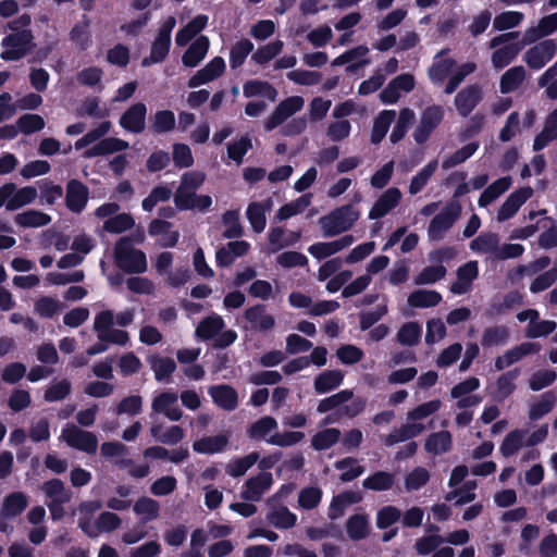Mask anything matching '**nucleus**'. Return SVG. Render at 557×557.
<instances>
[{
	"label": "nucleus",
	"instance_id": "obj_4",
	"mask_svg": "<svg viewBox=\"0 0 557 557\" xmlns=\"http://www.w3.org/2000/svg\"><path fill=\"white\" fill-rule=\"evenodd\" d=\"M176 22L170 16L159 28L154 40L151 44L150 54L141 60L144 67L161 63L168 57L171 49V34Z\"/></svg>",
	"mask_w": 557,
	"mask_h": 557
},
{
	"label": "nucleus",
	"instance_id": "obj_49",
	"mask_svg": "<svg viewBox=\"0 0 557 557\" xmlns=\"http://www.w3.org/2000/svg\"><path fill=\"white\" fill-rule=\"evenodd\" d=\"M509 331L505 325H496L486 327L481 338V345L488 348L496 345H502L507 342Z\"/></svg>",
	"mask_w": 557,
	"mask_h": 557
},
{
	"label": "nucleus",
	"instance_id": "obj_24",
	"mask_svg": "<svg viewBox=\"0 0 557 557\" xmlns=\"http://www.w3.org/2000/svg\"><path fill=\"white\" fill-rule=\"evenodd\" d=\"M344 381V374L341 370H326L318 374L313 386L318 394H325L337 388Z\"/></svg>",
	"mask_w": 557,
	"mask_h": 557
},
{
	"label": "nucleus",
	"instance_id": "obj_26",
	"mask_svg": "<svg viewBox=\"0 0 557 557\" xmlns=\"http://www.w3.org/2000/svg\"><path fill=\"white\" fill-rule=\"evenodd\" d=\"M395 117L396 112L394 110H383L379 113L371 132V143L373 145H377L384 139Z\"/></svg>",
	"mask_w": 557,
	"mask_h": 557
},
{
	"label": "nucleus",
	"instance_id": "obj_30",
	"mask_svg": "<svg viewBox=\"0 0 557 557\" xmlns=\"http://www.w3.org/2000/svg\"><path fill=\"white\" fill-rule=\"evenodd\" d=\"M525 78V70L522 65L507 70L500 77L499 89L502 94L517 90Z\"/></svg>",
	"mask_w": 557,
	"mask_h": 557
},
{
	"label": "nucleus",
	"instance_id": "obj_13",
	"mask_svg": "<svg viewBox=\"0 0 557 557\" xmlns=\"http://www.w3.org/2000/svg\"><path fill=\"white\" fill-rule=\"evenodd\" d=\"M482 100L481 87L476 84L461 89L455 97V106L459 115L467 117Z\"/></svg>",
	"mask_w": 557,
	"mask_h": 557
},
{
	"label": "nucleus",
	"instance_id": "obj_9",
	"mask_svg": "<svg viewBox=\"0 0 557 557\" xmlns=\"http://www.w3.org/2000/svg\"><path fill=\"white\" fill-rule=\"evenodd\" d=\"M147 107L144 102L132 104L120 117V125L126 132L140 134L146 127Z\"/></svg>",
	"mask_w": 557,
	"mask_h": 557
},
{
	"label": "nucleus",
	"instance_id": "obj_19",
	"mask_svg": "<svg viewBox=\"0 0 557 557\" xmlns=\"http://www.w3.org/2000/svg\"><path fill=\"white\" fill-rule=\"evenodd\" d=\"M368 52H369L368 47L360 45V46H357L355 48H351V49L345 51L344 53H342L341 55L335 58L331 64H332V66H342V65L348 64L346 67V71L348 73H355L360 67L368 64L370 61L367 59H363L356 63H351V62L359 58L366 57L368 54Z\"/></svg>",
	"mask_w": 557,
	"mask_h": 557
},
{
	"label": "nucleus",
	"instance_id": "obj_63",
	"mask_svg": "<svg viewBox=\"0 0 557 557\" xmlns=\"http://www.w3.org/2000/svg\"><path fill=\"white\" fill-rule=\"evenodd\" d=\"M322 499V490L317 486L304 487L298 495V505L306 510L314 509Z\"/></svg>",
	"mask_w": 557,
	"mask_h": 557
},
{
	"label": "nucleus",
	"instance_id": "obj_64",
	"mask_svg": "<svg viewBox=\"0 0 557 557\" xmlns=\"http://www.w3.org/2000/svg\"><path fill=\"white\" fill-rule=\"evenodd\" d=\"M447 270L444 265H429L422 269V271L414 278L417 285L434 284L445 277Z\"/></svg>",
	"mask_w": 557,
	"mask_h": 557
},
{
	"label": "nucleus",
	"instance_id": "obj_34",
	"mask_svg": "<svg viewBox=\"0 0 557 557\" xmlns=\"http://www.w3.org/2000/svg\"><path fill=\"white\" fill-rule=\"evenodd\" d=\"M394 483L395 475L393 473L380 470L366 478L362 482V486L366 490L383 492L391 490Z\"/></svg>",
	"mask_w": 557,
	"mask_h": 557
},
{
	"label": "nucleus",
	"instance_id": "obj_44",
	"mask_svg": "<svg viewBox=\"0 0 557 557\" xmlns=\"http://www.w3.org/2000/svg\"><path fill=\"white\" fill-rule=\"evenodd\" d=\"M259 457L258 451H252L242 458L233 459L227 465L226 472L233 478H239L259 460Z\"/></svg>",
	"mask_w": 557,
	"mask_h": 557
},
{
	"label": "nucleus",
	"instance_id": "obj_27",
	"mask_svg": "<svg viewBox=\"0 0 557 557\" xmlns=\"http://www.w3.org/2000/svg\"><path fill=\"white\" fill-rule=\"evenodd\" d=\"M148 362L154 372V379L158 382L168 381L171 374L176 369L175 361L170 357H161L159 355H151Z\"/></svg>",
	"mask_w": 557,
	"mask_h": 557
},
{
	"label": "nucleus",
	"instance_id": "obj_35",
	"mask_svg": "<svg viewBox=\"0 0 557 557\" xmlns=\"http://www.w3.org/2000/svg\"><path fill=\"white\" fill-rule=\"evenodd\" d=\"M499 245V236L497 233H482L470 243V249L480 253H492L496 256Z\"/></svg>",
	"mask_w": 557,
	"mask_h": 557
},
{
	"label": "nucleus",
	"instance_id": "obj_18",
	"mask_svg": "<svg viewBox=\"0 0 557 557\" xmlns=\"http://www.w3.org/2000/svg\"><path fill=\"white\" fill-rule=\"evenodd\" d=\"M245 319L256 331L267 332L275 324L273 315L267 313V307L262 304L251 306L245 311Z\"/></svg>",
	"mask_w": 557,
	"mask_h": 557
},
{
	"label": "nucleus",
	"instance_id": "obj_45",
	"mask_svg": "<svg viewBox=\"0 0 557 557\" xmlns=\"http://www.w3.org/2000/svg\"><path fill=\"white\" fill-rule=\"evenodd\" d=\"M40 189V202L47 206H53L55 201L63 196L62 186L54 184L48 178L37 182Z\"/></svg>",
	"mask_w": 557,
	"mask_h": 557
},
{
	"label": "nucleus",
	"instance_id": "obj_56",
	"mask_svg": "<svg viewBox=\"0 0 557 557\" xmlns=\"http://www.w3.org/2000/svg\"><path fill=\"white\" fill-rule=\"evenodd\" d=\"M524 431L513 430L509 432L503 443L500 444L499 451L505 457L513 456L523 446Z\"/></svg>",
	"mask_w": 557,
	"mask_h": 557
},
{
	"label": "nucleus",
	"instance_id": "obj_23",
	"mask_svg": "<svg viewBox=\"0 0 557 557\" xmlns=\"http://www.w3.org/2000/svg\"><path fill=\"white\" fill-rule=\"evenodd\" d=\"M524 44V41H517L496 49L492 54L493 66L502 70L509 65L522 50Z\"/></svg>",
	"mask_w": 557,
	"mask_h": 557
},
{
	"label": "nucleus",
	"instance_id": "obj_5",
	"mask_svg": "<svg viewBox=\"0 0 557 557\" xmlns=\"http://www.w3.org/2000/svg\"><path fill=\"white\" fill-rule=\"evenodd\" d=\"M461 214V206L458 202L447 203L434 218L430 221L428 235L432 240H440L456 222Z\"/></svg>",
	"mask_w": 557,
	"mask_h": 557
},
{
	"label": "nucleus",
	"instance_id": "obj_1",
	"mask_svg": "<svg viewBox=\"0 0 557 557\" xmlns=\"http://www.w3.org/2000/svg\"><path fill=\"white\" fill-rule=\"evenodd\" d=\"M114 261L119 269L129 274H141L147 271L146 255L132 246L131 237H121L115 243Z\"/></svg>",
	"mask_w": 557,
	"mask_h": 557
},
{
	"label": "nucleus",
	"instance_id": "obj_39",
	"mask_svg": "<svg viewBox=\"0 0 557 557\" xmlns=\"http://www.w3.org/2000/svg\"><path fill=\"white\" fill-rule=\"evenodd\" d=\"M346 531L352 541H360L369 534V523L364 515L355 513L346 522Z\"/></svg>",
	"mask_w": 557,
	"mask_h": 557
},
{
	"label": "nucleus",
	"instance_id": "obj_14",
	"mask_svg": "<svg viewBox=\"0 0 557 557\" xmlns=\"http://www.w3.org/2000/svg\"><path fill=\"white\" fill-rule=\"evenodd\" d=\"M355 242V238L352 235H344L341 238L329 242V243H314L308 248V252L314 257L318 260L325 259L327 257H331L338 251L343 250L344 248L349 247Z\"/></svg>",
	"mask_w": 557,
	"mask_h": 557
},
{
	"label": "nucleus",
	"instance_id": "obj_32",
	"mask_svg": "<svg viewBox=\"0 0 557 557\" xmlns=\"http://www.w3.org/2000/svg\"><path fill=\"white\" fill-rule=\"evenodd\" d=\"M442 301V295L436 290L417 289L408 297V305L412 308H431Z\"/></svg>",
	"mask_w": 557,
	"mask_h": 557
},
{
	"label": "nucleus",
	"instance_id": "obj_36",
	"mask_svg": "<svg viewBox=\"0 0 557 557\" xmlns=\"http://www.w3.org/2000/svg\"><path fill=\"white\" fill-rule=\"evenodd\" d=\"M14 221L22 227H40L48 225L51 222V216L45 212L29 209L16 214Z\"/></svg>",
	"mask_w": 557,
	"mask_h": 557
},
{
	"label": "nucleus",
	"instance_id": "obj_15",
	"mask_svg": "<svg viewBox=\"0 0 557 557\" xmlns=\"http://www.w3.org/2000/svg\"><path fill=\"white\" fill-rule=\"evenodd\" d=\"M208 393L213 403L223 410L232 411L238 406V393L228 384L212 385Z\"/></svg>",
	"mask_w": 557,
	"mask_h": 557
},
{
	"label": "nucleus",
	"instance_id": "obj_16",
	"mask_svg": "<svg viewBox=\"0 0 557 557\" xmlns=\"http://www.w3.org/2000/svg\"><path fill=\"white\" fill-rule=\"evenodd\" d=\"M401 193L397 187H391L385 190L372 206L369 212V219L377 220L385 216L400 201Z\"/></svg>",
	"mask_w": 557,
	"mask_h": 557
},
{
	"label": "nucleus",
	"instance_id": "obj_10",
	"mask_svg": "<svg viewBox=\"0 0 557 557\" xmlns=\"http://www.w3.org/2000/svg\"><path fill=\"white\" fill-rule=\"evenodd\" d=\"M532 195L533 189L530 186L520 187L511 193L498 209L497 220L503 222L512 218Z\"/></svg>",
	"mask_w": 557,
	"mask_h": 557
},
{
	"label": "nucleus",
	"instance_id": "obj_17",
	"mask_svg": "<svg viewBox=\"0 0 557 557\" xmlns=\"http://www.w3.org/2000/svg\"><path fill=\"white\" fill-rule=\"evenodd\" d=\"M210 40L207 36L200 35L186 49L182 55V62L186 67H196L207 55Z\"/></svg>",
	"mask_w": 557,
	"mask_h": 557
},
{
	"label": "nucleus",
	"instance_id": "obj_46",
	"mask_svg": "<svg viewBox=\"0 0 557 557\" xmlns=\"http://www.w3.org/2000/svg\"><path fill=\"white\" fill-rule=\"evenodd\" d=\"M413 120L414 113L411 109L405 108L400 111L398 120L389 135L392 144H397L405 137L408 127L412 124Z\"/></svg>",
	"mask_w": 557,
	"mask_h": 557
},
{
	"label": "nucleus",
	"instance_id": "obj_33",
	"mask_svg": "<svg viewBox=\"0 0 557 557\" xmlns=\"http://www.w3.org/2000/svg\"><path fill=\"white\" fill-rule=\"evenodd\" d=\"M424 448L434 455L447 453L451 448V434L448 431L430 434L425 440Z\"/></svg>",
	"mask_w": 557,
	"mask_h": 557
},
{
	"label": "nucleus",
	"instance_id": "obj_54",
	"mask_svg": "<svg viewBox=\"0 0 557 557\" xmlns=\"http://www.w3.org/2000/svg\"><path fill=\"white\" fill-rule=\"evenodd\" d=\"M222 223L225 225V230L222 233L224 238H238L243 235L238 210L225 211L222 215Z\"/></svg>",
	"mask_w": 557,
	"mask_h": 557
},
{
	"label": "nucleus",
	"instance_id": "obj_21",
	"mask_svg": "<svg viewBox=\"0 0 557 557\" xmlns=\"http://www.w3.org/2000/svg\"><path fill=\"white\" fill-rule=\"evenodd\" d=\"M128 148V143L116 138L108 137L98 141L95 146L84 152L85 158H94L99 156L111 154L119 151H124Z\"/></svg>",
	"mask_w": 557,
	"mask_h": 557
},
{
	"label": "nucleus",
	"instance_id": "obj_3",
	"mask_svg": "<svg viewBox=\"0 0 557 557\" xmlns=\"http://www.w3.org/2000/svg\"><path fill=\"white\" fill-rule=\"evenodd\" d=\"M32 29L10 33L2 38L3 48L0 58L4 61H17L30 53L36 44Z\"/></svg>",
	"mask_w": 557,
	"mask_h": 557
},
{
	"label": "nucleus",
	"instance_id": "obj_61",
	"mask_svg": "<svg viewBox=\"0 0 557 557\" xmlns=\"http://www.w3.org/2000/svg\"><path fill=\"white\" fill-rule=\"evenodd\" d=\"M354 396L352 391L350 389H343L336 394H333L322 400H320L317 411L319 413H325L329 412L341 405L345 404L346 401L350 400Z\"/></svg>",
	"mask_w": 557,
	"mask_h": 557
},
{
	"label": "nucleus",
	"instance_id": "obj_12",
	"mask_svg": "<svg viewBox=\"0 0 557 557\" xmlns=\"http://www.w3.org/2000/svg\"><path fill=\"white\" fill-rule=\"evenodd\" d=\"M541 350V345L532 342H524L513 348L507 350L503 356H499L495 359V368L497 371L504 370L506 367H509L523 357L537 354Z\"/></svg>",
	"mask_w": 557,
	"mask_h": 557
},
{
	"label": "nucleus",
	"instance_id": "obj_57",
	"mask_svg": "<svg viewBox=\"0 0 557 557\" xmlns=\"http://www.w3.org/2000/svg\"><path fill=\"white\" fill-rule=\"evenodd\" d=\"M520 370L518 368H515L512 370H509L505 373H503L496 382L497 386V397L499 399H505L509 397L516 389V385L513 381L519 376Z\"/></svg>",
	"mask_w": 557,
	"mask_h": 557
},
{
	"label": "nucleus",
	"instance_id": "obj_40",
	"mask_svg": "<svg viewBox=\"0 0 557 557\" xmlns=\"http://www.w3.org/2000/svg\"><path fill=\"white\" fill-rule=\"evenodd\" d=\"M341 435V431L335 428L319 431L312 436L311 446L319 451L326 450L339 441Z\"/></svg>",
	"mask_w": 557,
	"mask_h": 557
},
{
	"label": "nucleus",
	"instance_id": "obj_2",
	"mask_svg": "<svg viewBox=\"0 0 557 557\" xmlns=\"http://www.w3.org/2000/svg\"><path fill=\"white\" fill-rule=\"evenodd\" d=\"M358 218L359 213L354 207L345 205L321 216L319 223L323 231V236L333 237L350 230Z\"/></svg>",
	"mask_w": 557,
	"mask_h": 557
},
{
	"label": "nucleus",
	"instance_id": "obj_41",
	"mask_svg": "<svg viewBox=\"0 0 557 557\" xmlns=\"http://www.w3.org/2000/svg\"><path fill=\"white\" fill-rule=\"evenodd\" d=\"M243 92L246 98L264 96L274 99L276 96V89L269 82L258 79L247 81L243 86Z\"/></svg>",
	"mask_w": 557,
	"mask_h": 557
},
{
	"label": "nucleus",
	"instance_id": "obj_50",
	"mask_svg": "<svg viewBox=\"0 0 557 557\" xmlns=\"http://www.w3.org/2000/svg\"><path fill=\"white\" fill-rule=\"evenodd\" d=\"M135 225V221L129 213H120L109 218L103 223V228L111 234H121Z\"/></svg>",
	"mask_w": 557,
	"mask_h": 557
},
{
	"label": "nucleus",
	"instance_id": "obj_43",
	"mask_svg": "<svg viewBox=\"0 0 557 557\" xmlns=\"http://www.w3.org/2000/svg\"><path fill=\"white\" fill-rule=\"evenodd\" d=\"M276 428V420L271 416H264L249 425L247 435L251 440H263L271 431Z\"/></svg>",
	"mask_w": 557,
	"mask_h": 557
},
{
	"label": "nucleus",
	"instance_id": "obj_25",
	"mask_svg": "<svg viewBox=\"0 0 557 557\" xmlns=\"http://www.w3.org/2000/svg\"><path fill=\"white\" fill-rule=\"evenodd\" d=\"M360 500L361 496L352 491H345L334 496L329 508V518L331 520L338 519L343 516L347 506L359 503Z\"/></svg>",
	"mask_w": 557,
	"mask_h": 557
},
{
	"label": "nucleus",
	"instance_id": "obj_55",
	"mask_svg": "<svg viewBox=\"0 0 557 557\" xmlns=\"http://www.w3.org/2000/svg\"><path fill=\"white\" fill-rule=\"evenodd\" d=\"M479 141H472L456 150L443 161V169L448 170L465 162L475 153V151L479 149Z\"/></svg>",
	"mask_w": 557,
	"mask_h": 557
},
{
	"label": "nucleus",
	"instance_id": "obj_7",
	"mask_svg": "<svg viewBox=\"0 0 557 557\" xmlns=\"http://www.w3.org/2000/svg\"><path fill=\"white\" fill-rule=\"evenodd\" d=\"M557 41L555 39H545L531 47L523 57L527 65L532 70H541L556 54Z\"/></svg>",
	"mask_w": 557,
	"mask_h": 557
},
{
	"label": "nucleus",
	"instance_id": "obj_31",
	"mask_svg": "<svg viewBox=\"0 0 557 557\" xmlns=\"http://www.w3.org/2000/svg\"><path fill=\"white\" fill-rule=\"evenodd\" d=\"M175 128V114L171 110H159L151 116L149 131L152 134H164Z\"/></svg>",
	"mask_w": 557,
	"mask_h": 557
},
{
	"label": "nucleus",
	"instance_id": "obj_6",
	"mask_svg": "<svg viewBox=\"0 0 557 557\" xmlns=\"http://www.w3.org/2000/svg\"><path fill=\"white\" fill-rule=\"evenodd\" d=\"M62 438L70 447L89 455L95 454L98 448L97 436L92 432L82 430L74 424H69L62 430Z\"/></svg>",
	"mask_w": 557,
	"mask_h": 557
},
{
	"label": "nucleus",
	"instance_id": "obj_59",
	"mask_svg": "<svg viewBox=\"0 0 557 557\" xmlns=\"http://www.w3.org/2000/svg\"><path fill=\"white\" fill-rule=\"evenodd\" d=\"M251 148V139L247 135L242 136L238 140L227 144V157L239 165Z\"/></svg>",
	"mask_w": 557,
	"mask_h": 557
},
{
	"label": "nucleus",
	"instance_id": "obj_29",
	"mask_svg": "<svg viewBox=\"0 0 557 557\" xmlns=\"http://www.w3.org/2000/svg\"><path fill=\"white\" fill-rule=\"evenodd\" d=\"M228 444L225 435L205 436L193 444L196 453L212 455L221 453Z\"/></svg>",
	"mask_w": 557,
	"mask_h": 557
},
{
	"label": "nucleus",
	"instance_id": "obj_60",
	"mask_svg": "<svg viewBox=\"0 0 557 557\" xmlns=\"http://www.w3.org/2000/svg\"><path fill=\"white\" fill-rule=\"evenodd\" d=\"M16 125L21 133L30 135L45 127V120L39 114L25 113L17 119Z\"/></svg>",
	"mask_w": 557,
	"mask_h": 557
},
{
	"label": "nucleus",
	"instance_id": "obj_37",
	"mask_svg": "<svg viewBox=\"0 0 557 557\" xmlns=\"http://www.w3.org/2000/svg\"><path fill=\"white\" fill-rule=\"evenodd\" d=\"M224 327V321L220 315L205 318L197 326L196 334L203 341L215 337Z\"/></svg>",
	"mask_w": 557,
	"mask_h": 557
},
{
	"label": "nucleus",
	"instance_id": "obj_8",
	"mask_svg": "<svg viewBox=\"0 0 557 557\" xmlns=\"http://www.w3.org/2000/svg\"><path fill=\"white\" fill-rule=\"evenodd\" d=\"M89 188L82 181L71 178L66 183L65 206L73 213H82L89 200Z\"/></svg>",
	"mask_w": 557,
	"mask_h": 557
},
{
	"label": "nucleus",
	"instance_id": "obj_20",
	"mask_svg": "<svg viewBox=\"0 0 557 557\" xmlns=\"http://www.w3.org/2000/svg\"><path fill=\"white\" fill-rule=\"evenodd\" d=\"M133 510L140 517L138 527H146L148 522L159 518L160 504L153 498L143 496L135 502Z\"/></svg>",
	"mask_w": 557,
	"mask_h": 557
},
{
	"label": "nucleus",
	"instance_id": "obj_28",
	"mask_svg": "<svg viewBox=\"0 0 557 557\" xmlns=\"http://www.w3.org/2000/svg\"><path fill=\"white\" fill-rule=\"evenodd\" d=\"M334 468L343 471L339 474V480L344 483L354 481L362 475L366 470L363 466L358 463V459L355 457H345L335 461Z\"/></svg>",
	"mask_w": 557,
	"mask_h": 557
},
{
	"label": "nucleus",
	"instance_id": "obj_52",
	"mask_svg": "<svg viewBox=\"0 0 557 557\" xmlns=\"http://www.w3.org/2000/svg\"><path fill=\"white\" fill-rule=\"evenodd\" d=\"M268 520L278 529H290L297 522V516L293 513L286 506H281L268 513Z\"/></svg>",
	"mask_w": 557,
	"mask_h": 557
},
{
	"label": "nucleus",
	"instance_id": "obj_62",
	"mask_svg": "<svg viewBox=\"0 0 557 557\" xmlns=\"http://www.w3.org/2000/svg\"><path fill=\"white\" fill-rule=\"evenodd\" d=\"M421 326L417 322L405 323L397 333V341L405 346H414L421 337Z\"/></svg>",
	"mask_w": 557,
	"mask_h": 557
},
{
	"label": "nucleus",
	"instance_id": "obj_53",
	"mask_svg": "<svg viewBox=\"0 0 557 557\" xmlns=\"http://www.w3.org/2000/svg\"><path fill=\"white\" fill-rule=\"evenodd\" d=\"M253 50V44L247 39H240L230 50V65L237 69L245 63L248 54Z\"/></svg>",
	"mask_w": 557,
	"mask_h": 557
},
{
	"label": "nucleus",
	"instance_id": "obj_47",
	"mask_svg": "<svg viewBox=\"0 0 557 557\" xmlns=\"http://www.w3.org/2000/svg\"><path fill=\"white\" fill-rule=\"evenodd\" d=\"M311 203V194H305L300 196L298 199L282 206L277 213L276 218L280 221L287 220L294 215L301 213Z\"/></svg>",
	"mask_w": 557,
	"mask_h": 557
},
{
	"label": "nucleus",
	"instance_id": "obj_42",
	"mask_svg": "<svg viewBox=\"0 0 557 557\" xmlns=\"http://www.w3.org/2000/svg\"><path fill=\"white\" fill-rule=\"evenodd\" d=\"M456 64V61L451 58L435 60L428 71L431 82L442 84L451 73Z\"/></svg>",
	"mask_w": 557,
	"mask_h": 557
},
{
	"label": "nucleus",
	"instance_id": "obj_11",
	"mask_svg": "<svg viewBox=\"0 0 557 557\" xmlns=\"http://www.w3.org/2000/svg\"><path fill=\"white\" fill-rule=\"evenodd\" d=\"M272 483V473L260 472L245 482V488L242 491L240 496L247 502H258L264 492L271 487Z\"/></svg>",
	"mask_w": 557,
	"mask_h": 557
},
{
	"label": "nucleus",
	"instance_id": "obj_48",
	"mask_svg": "<svg viewBox=\"0 0 557 557\" xmlns=\"http://www.w3.org/2000/svg\"><path fill=\"white\" fill-rule=\"evenodd\" d=\"M37 189L34 186H25L15 190L13 197L7 203V210L15 211L26 205L35 201L37 198Z\"/></svg>",
	"mask_w": 557,
	"mask_h": 557
},
{
	"label": "nucleus",
	"instance_id": "obj_22",
	"mask_svg": "<svg viewBox=\"0 0 557 557\" xmlns=\"http://www.w3.org/2000/svg\"><path fill=\"white\" fill-rule=\"evenodd\" d=\"M28 498L23 492L7 495L1 507V516L7 519L20 516L27 507Z\"/></svg>",
	"mask_w": 557,
	"mask_h": 557
},
{
	"label": "nucleus",
	"instance_id": "obj_51",
	"mask_svg": "<svg viewBox=\"0 0 557 557\" xmlns=\"http://www.w3.org/2000/svg\"><path fill=\"white\" fill-rule=\"evenodd\" d=\"M265 211L267 208L261 202L255 201L248 205L246 215L253 232L261 233L265 228Z\"/></svg>",
	"mask_w": 557,
	"mask_h": 557
},
{
	"label": "nucleus",
	"instance_id": "obj_38",
	"mask_svg": "<svg viewBox=\"0 0 557 557\" xmlns=\"http://www.w3.org/2000/svg\"><path fill=\"white\" fill-rule=\"evenodd\" d=\"M556 403V396L553 391H547L541 395V399L534 403L529 410V419L537 421L549 413Z\"/></svg>",
	"mask_w": 557,
	"mask_h": 557
},
{
	"label": "nucleus",
	"instance_id": "obj_58",
	"mask_svg": "<svg viewBox=\"0 0 557 557\" xmlns=\"http://www.w3.org/2000/svg\"><path fill=\"white\" fill-rule=\"evenodd\" d=\"M437 166V161L433 160L429 162L424 168H422L412 178L409 185V193L411 195H417L420 193L424 186L428 184V181L433 175Z\"/></svg>",
	"mask_w": 557,
	"mask_h": 557
}]
</instances>
